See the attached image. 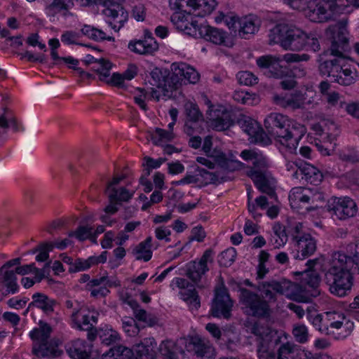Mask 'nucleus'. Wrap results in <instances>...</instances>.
<instances>
[{
  "label": "nucleus",
  "instance_id": "f257e3e1",
  "mask_svg": "<svg viewBox=\"0 0 359 359\" xmlns=\"http://www.w3.org/2000/svg\"><path fill=\"white\" fill-rule=\"evenodd\" d=\"M346 252L335 251L325 269V280L332 294L344 297L353 285V275L358 271L359 240L348 244Z\"/></svg>",
  "mask_w": 359,
  "mask_h": 359
},
{
  "label": "nucleus",
  "instance_id": "f03ea898",
  "mask_svg": "<svg viewBox=\"0 0 359 359\" xmlns=\"http://www.w3.org/2000/svg\"><path fill=\"white\" fill-rule=\"evenodd\" d=\"M326 35L330 39L331 45L329 49L330 55L332 58L320 60L319 71L320 74L334 78L337 73L341 69L349 50L348 32L347 21L341 20L336 25L326 29Z\"/></svg>",
  "mask_w": 359,
  "mask_h": 359
},
{
  "label": "nucleus",
  "instance_id": "7ed1b4c3",
  "mask_svg": "<svg viewBox=\"0 0 359 359\" xmlns=\"http://www.w3.org/2000/svg\"><path fill=\"white\" fill-rule=\"evenodd\" d=\"M268 135L290 150L297 148L299 141L306 133V127L280 113H271L264 119Z\"/></svg>",
  "mask_w": 359,
  "mask_h": 359
},
{
  "label": "nucleus",
  "instance_id": "20e7f679",
  "mask_svg": "<svg viewBox=\"0 0 359 359\" xmlns=\"http://www.w3.org/2000/svg\"><path fill=\"white\" fill-rule=\"evenodd\" d=\"M240 156L245 161L252 162V166L248 168L246 174L256 187L271 198L275 196L274 179L269 171V158L262 152L254 149L243 150Z\"/></svg>",
  "mask_w": 359,
  "mask_h": 359
},
{
  "label": "nucleus",
  "instance_id": "39448f33",
  "mask_svg": "<svg viewBox=\"0 0 359 359\" xmlns=\"http://www.w3.org/2000/svg\"><path fill=\"white\" fill-rule=\"evenodd\" d=\"M250 332L256 337L259 359H278L273 351H269V348L272 344L278 345L283 337L287 340L288 335L285 332H278L259 323L252 325Z\"/></svg>",
  "mask_w": 359,
  "mask_h": 359
},
{
  "label": "nucleus",
  "instance_id": "423d86ee",
  "mask_svg": "<svg viewBox=\"0 0 359 359\" xmlns=\"http://www.w3.org/2000/svg\"><path fill=\"white\" fill-rule=\"evenodd\" d=\"M309 59V55L307 54L287 53L283 56L282 59L269 55L258 57L257 65L267 77L283 79L287 74V69L280 64L282 60L289 63L307 61Z\"/></svg>",
  "mask_w": 359,
  "mask_h": 359
},
{
  "label": "nucleus",
  "instance_id": "0eeeda50",
  "mask_svg": "<svg viewBox=\"0 0 359 359\" xmlns=\"http://www.w3.org/2000/svg\"><path fill=\"white\" fill-rule=\"evenodd\" d=\"M38 325V327L29 332V337L33 341V352L37 356L56 357L59 351L50 338L52 327L43 320H40Z\"/></svg>",
  "mask_w": 359,
  "mask_h": 359
},
{
  "label": "nucleus",
  "instance_id": "6e6552de",
  "mask_svg": "<svg viewBox=\"0 0 359 359\" xmlns=\"http://www.w3.org/2000/svg\"><path fill=\"white\" fill-rule=\"evenodd\" d=\"M81 1L85 6L103 5L105 8L102 11V14L108 18L107 23L116 32L119 31L128 20V12L121 4L115 3L113 0H81Z\"/></svg>",
  "mask_w": 359,
  "mask_h": 359
},
{
  "label": "nucleus",
  "instance_id": "1a4fd4ad",
  "mask_svg": "<svg viewBox=\"0 0 359 359\" xmlns=\"http://www.w3.org/2000/svg\"><path fill=\"white\" fill-rule=\"evenodd\" d=\"M306 311H308V320L312 323L313 327L321 333L330 334V328L340 330L341 332L339 334H341V337H345L351 333L353 328V323L344 316H338L339 318V320L328 323V322L323 319L321 314L316 313L315 311L311 312L309 306H307Z\"/></svg>",
  "mask_w": 359,
  "mask_h": 359
},
{
  "label": "nucleus",
  "instance_id": "9d476101",
  "mask_svg": "<svg viewBox=\"0 0 359 359\" xmlns=\"http://www.w3.org/2000/svg\"><path fill=\"white\" fill-rule=\"evenodd\" d=\"M337 8V0H310L304 14L311 22H325L334 18Z\"/></svg>",
  "mask_w": 359,
  "mask_h": 359
},
{
  "label": "nucleus",
  "instance_id": "9b49d317",
  "mask_svg": "<svg viewBox=\"0 0 359 359\" xmlns=\"http://www.w3.org/2000/svg\"><path fill=\"white\" fill-rule=\"evenodd\" d=\"M289 200L292 205L301 203L308 204V206L305 208L311 211L321 207L325 201V194L318 188L302 189L296 187L291 190Z\"/></svg>",
  "mask_w": 359,
  "mask_h": 359
},
{
  "label": "nucleus",
  "instance_id": "f8f14e48",
  "mask_svg": "<svg viewBox=\"0 0 359 359\" xmlns=\"http://www.w3.org/2000/svg\"><path fill=\"white\" fill-rule=\"evenodd\" d=\"M240 302L245 312L257 318L268 317L270 314L269 305L259 294L246 288L240 290Z\"/></svg>",
  "mask_w": 359,
  "mask_h": 359
},
{
  "label": "nucleus",
  "instance_id": "ddd939ff",
  "mask_svg": "<svg viewBox=\"0 0 359 359\" xmlns=\"http://www.w3.org/2000/svg\"><path fill=\"white\" fill-rule=\"evenodd\" d=\"M233 306V302L231 299L227 289L224 287L216 288L210 309L212 316L229 320L231 317Z\"/></svg>",
  "mask_w": 359,
  "mask_h": 359
},
{
  "label": "nucleus",
  "instance_id": "4468645a",
  "mask_svg": "<svg viewBox=\"0 0 359 359\" xmlns=\"http://www.w3.org/2000/svg\"><path fill=\"white\" fill-rule=\"evenodd\" d=\"M291 281L281 278L278 280H271L259 282L256 288L260 292L261 297L269 304V302L276 301L278 294H285L291 289Z\"/></svg>",
  "mask_w": 359,
  "mask_h": 359
},
{
  "label": "nucleus",
  "instance_id": "2eb2a0df",
  "mask_svg": "<svg viewBox=\"0 0 359 359\" xmlns=\"http://www.w3.org/2000/svg\"><path fill=\"white\" fill-rule=\"evenodd\" d=\"M327 210L337 219L345 220L355 215L358 207L349 197H333L328 201Z\"/></svg>",
  "mask_w": 359,
  "mask_h": 359
},
{
  "label": "nucleus",
  "instance_id": "dca6fc26",
  "mask_svg": "<svg viewBox=\"0 0 359 359\" xmlns=\"http://www.w3.org/2000/svg\"><path fill=\"white\" fill-rule=\"evenodd\" d=\"M207 118L212 127L218 131L225 130L234 123L232 113L222 105L210 106L207 111Z\"/></svg>",
  "mask_w": 359,
  "mask_h": 359
},
{
  "label": "nucleus",
  "instance_id": "f3484780",
  "mask_svg": "<svg viewBox=\"0 0 359 359\" xmlns=\"http://www.w3.org/2000/svg\"><path fill=\"white\" fill-rule=\"evenodd\" d=\"M172 71L170 79L172 83V87L175 88V90L177 89L180 81L182 78L192 84L196 83L200 79L198 72L194 67L184 62L173 63L172 65Z\"/></svg>",
  "mask_w": 359,
  "mask_h": 359
},
{
  "label": "nucleus",
  "instance_id": "a211bd4d",
  "mask_svg": "<svg viewBox=\"0 0 359 359\" xmlns=\"http://www.w3.org/2000/svg\"><path fill=\"white\" fill-rule=\"evenodd\" d=\"M124 178V175L114 177L112 180L107 184L105 193L107 194L109 202H116L121 204V202L128 201L133 197L134 191L130 192L123 187H117Z\"/></svg>",
  "mask_w": 359,
  "mask_h": 359
},
{
  "label": "nucleus",
  "instance_id": "6ab92c4d",
  "mask_svg": "<svg viewBox=\"0 0 359 359\" xmlns=\"http://www.w3.org/2000/svg\"><path fill=\"white\" fill-rule=\"evenodd\" d=\"M174 284L177 287L182 289L180 292L181 298L190 304L191 309L197 310L201 306V302L199 296L194 285L182 278H174L170 286L172 287Z\"/></svg>",
  "mask_w": 359,
  "mask_h": 359
},
{
  "label": "nucleus",
  "instance_id": "aec40b11",
  "mask_svg": "<svg viewBox=\"0 0 359 359\" xmlns=\"http://www.w3.org/2000/svg\"><path fill=\"white\" fill-rule=\"evenodd\" d=\"M187 121L184 125V132L189 136H192L200 129L198 121L203 119V114L197 104L187 102L184 105Z\"/></svg>",
  "mask_w": 359,
  "mask_h": 359
},
{
  "label": "nucleus",
  "instance_id": "412c9836",
  "mask_svg": "<svg viewBox=\"0 0 359 359\" xmlns=\"http://www.w3.org/2000/svg\"><path fill=\"white\" fill-rule=\"evenodd\" d=\"M128 48L138 54H153L158 49V44L152 36V34L146 30L144 38L142 40L131 41L129 42Z\"/></svg>",
  "mask_w": 359,
  "mask_h": 359
},
{
  "label": "nucleus",
  "instance_id": "4be33fe9",
  "mask_svg": "<svg viewBox=\"0 0 359 359\" xmlns=\"http://www.w3.org/2000/svg\"><path fill=\"white\" fill-rule=\"evenodd\" d=\"M293 178L304 180L313 185H318L323 180L322 172L315 166L309 163L300 165V170L292 174Z\"/></svg>",
  "mask_w": 359,
  "mask_h": 359
},
{
  "label": "nucleus",
  "instance_id": "5701e85b",
  "mask_svg": "<svg viewBox=\"0 0 359 359\" xmlns=\"http://www.w3.org/2000/svg\"><path fill=\"white\" fill-rule=\"evenodd\" d=\"M78 310L72 313V320L76 324L79 330L87 331L88 339L91 341H93L97 337V330L95 328L94 325L97 323V316L96 315L83 314L82 315L81 322H78Z\"/></svg>",
  "mask_w": 359,
  "mask_h": 359
},
{
  "label": "nucleus",
  "instance_id": "b1692460",
  "mask_svg": "<svg viewBox=\"0 0 359 359\" xmlns=\"http://www.w3.org/2000/svg\"><path fill=\"white\" fill-rule=\"evenodd\" d=\"M307 34L297 28H291L283 48L292 50H301L306 47Z\"/></svg>",
  "mask_w": 359,
  "mask_h": 359
},
{
  "label": "nucleus",
  "instance_id": "393cba45",
  "mask_svg": "<svg viewBox=\"0 0 359 359\" xmlns=\"http://www.w3.org/2000/svg\"><path fill=\"white\" fill-rule=\"evenodd\" d=\"M73 0H51L45 7V13L54 21L58 14L67 16L70 14L69 9L73 6Z\"/></svg>",
  "mask_w": 359,
  "mask_h": 359
},
{
  "label": "nucleus",
  "instance_id": "a878e982",
  "mask_svg": "<svg viewBox=\"0 0 359 359\" xmlns=\"http://www.w3.org/2000/svg\"><path fill=\"white\" fill-rule=\"evenodd\" d=\"M92 346L85 340L76 339L66 346V351L73 359H88L90 355Z\"/></svg>",
  "mask_w": 359,
  "mask_h": 359
},
{
  "label": "nucleus",
  "instance_id": "bb28decb",
  "mask_svg": "<svg viewBox=\"0 0 359 359\" xmlns=\"http://www.w3.org/2000/svg\"><path fill=\"white\" fill-rule=\"evenodd\" d=\"M297 259H304L316 252L317 248L316 240L309 233L303 234L297 241Z\"/></svg>",
  "mask_w": 359,
  "mask_h": 359
},
{
  "label": "nucleus",
  "instance_id": "cd10ccee",
  "mask_svg": "<svg viewBox=\"0 0 359 359\" xmlns=\"http://www.w3.org/2000/svg\"><path fill=\"white\" fill-rule=\"evenodd\" d=\"M196 33L195 38H203L218 45L222 44L226 38L225 33L223 31L208 25L200 24Z\"/></svg>",
  "mask_w": 359,
  "mask_h": 359
},
{
  "label": "nucleus",
  "instance_id": "c85d7f7f",
  "mask_svg": "<svg viewBox=\"0 0 359 359\" xmlns=\"http://www.w3.org/2000/svg\"><path fill=\"white\" fill-rule=\"evenodd\" d=\"M238 25V34L239 36L248 39L259 29V20L256 16L249 15L239 19Z\"/></svg>",
  "mask_w": 359,
  "mask_h": 359
},
{
  "label": "nucleus",
  "instance_id": "c756f323",
  "mask_svg": "<svg viewBox=\"0 0 359 359\" xmlns=\"http://www.w3.org/2000/svg\"><path fill=\"white\" fill-rule=\"evenodd\" d=\"M171 20L176 28L187 34L195 37L200 24L196 20H189L181 13H175L171 16Z\"/></svg>",
  "mask_w": 359,
  "mask_h": 359
},
{
  "label": "nucleus",
  "instance_id": "7c9ffc66",
  "mask_svg": "<svg viewBox=\"0 0 359 359\" xmlns=\"http://www.w3.org/2000/svg\"><path fill=\"white\" fill-rule=\"evenodd\" d=\"M316 262V259H310L307 262V266L310 270L305 271L302 278V283L313 289V292L311 294L313 297H316L320 294V292L317 290L320 282V275L317 271L311 269Z\"/></svg>",
  "mask_w": 359,
  "mask_h": 359
},
{
  "label": "nucleus",
  "instance_id": "2f4dec72",
  "mask_svg": "<svg viewBox=\"0 0 359 359\" xmlns=\"http://www.w3.org/2000/svg\"><path fill=\"white\" fill-rule=\"evenodd\" d=\"M193 351L199 359H215V353L214 348L207 341L200 338L191 339Z\"/></svg>",
  "mask_w": 359,
  "mask_h": 359
},
{
  "label": "nucleus",
  "instance_id": "473e14b6",
  "mask_svg": "<svg viewBox=\"0 0 359 359\" xmlns=\"http://www.w3.org/2000/svg\"><path fill=\"white\" fill-rule=\"evenodd\" d=\"M157 344L153 337L144 339L136 344L135 351L140 359H155Z\"/></svg>",
  "mask_w": 359,
  "mask_h": 359
},
{
  "label": "nucleus",
  "instance_id": "72a5a7b5",
  "mask_svg": "<svg viewBox=\"0 0 359 359\" xmlns=\"http://www.w3.org/2000/svg\"><path fill=\"white\" fill-rule=\"evenodd\" d=\"M150 75L154 81L151 83L153 86L163 88L166 92L175 90V88L172 87L171 74L169 75L166 71L163 72L161 69L156 67L151 72Z\"/></svg>",
  "mask_w": 359,
  "mask_h": 359
},
{
  "label": "nucleus",
  "instance_id": "f704fd0d",
  "mask_svg": "<svg viewBox=\"0 0 359 359\" xmlns=\"http://www.w3.org/2000/svg\"><path fill=\"white\" fill-rule=\"evenodd\" d=\"M33 301L29 304L28 309L31 306H36L41 309L45 313L49 314L54 311V306L56 304V301L49 298L43 293L36 292L32 295Z\"/></svg>",
  "mask_w": 359,
  "mask_h": 359
},
{
  "label": "nucleus",
  "instance_id": "c9c22d12",
  "mask_svg": "<svg viewBox=\"0 0 359 359\" xmlns=\"http://www.w3.org/2000/svg\"><path fill=\"white\" fill-rule=\"evenodd\" d=\"M0 283L4 285L8 292L15 294L19 290L16 273L14 270L0 269Z\"/></svg>",
  "mask_w": 359,
  "mask_h": 359
},
{
  "label": "nucleus",
  "instance_id": "e433bc0d",
  "mask_svg": "<svg viewBox=\"0 0 359 359\" xmlns=\"http://www.w3.org/2000/svg\"><path fill=\"white\" fill-rule=\"evenodd\" d=\"M187 276L198 287V283L201 280L202 276L209 270L208 266L203 264L193 261L188 264L187 266Z\"/></svg>",
  "mask_w": 359,
  "mask_h": 359
},
{
  "label": "nucleus",
  "instance_id": "4c0bfd02",
  "mask_svg": "<svg viewBox=\"0 0 359 359\" xmlns=\"http://www.w3.org/2000/svg\"><path fill=\"white\" fill-rule=\"evenodd\" d=\"M290 29V27L287 25H276L269 34V43H279L283 47V41L286 40Z\"/></svg>",
  "mask_w": 359,
  "mask_h": 359
},
{
  "label": "nucleus",
  "instance_id": "58836bf2",
  "mask_svg": "<svg viewBox=\"0 0 359 359\" xmlns=\"http://www.w3.org/2000/svg\"><path fill=\"white\" fill-rule=\"evenodd\" d=\"M152 238L147 237L145 241L140 243L133 250V253L136 255V259L148 262L152 257L151 248Z\"/></svg>",
  "mask_w": 359,
  "mask_h": 359
},
{
  "label": "nucleus",
  "instance_id": "ea45409f",
  "mask_svg": "<svg viewBox=\"0 0 359 359\" xmlns=\"http://www.w3.org/2000/svg\"><path fill=\"white\" fill-rule=\"evenodd\" d=\"M217 2L215 0H194V14L197 16L204 17L210 15L215 8Z\"/></svg>",
  "mask_w": 359,
  "mask_h": 359
},
{
  "label": "nucleus",
  "instance_id": "a19ab883",
  "mask_svg": "<svg viewBox=\"0 0 359 359\" xmlns=\"http://www.w3.org/2000/svg\"><path fill=\"white\" fill-rule=\"evenodd\" d=\"M357 73L351 69H341L338 71L334 79V81L342 86H350L356 81Z\"/></svg>",
  "mask_w": 359,
  "mask_h": 359
},
{
  "label": "nucleus",
  "instance_id": "79ce46f5",
  "mask_svg": "<svg viewBox=\"0 0 359 359\" xmlns=\"http://www.w3.org/2000/svg\"><path fill=\"white\" fill-rule=\"evenodd\" d=\"M237 124L250 137L255 135L256 130H259V126L257 121L244 115H241L238 118Z\"/></svg>",
  "mask_w": 359,
  "mask_h": 359
},
{
  "label": "nucleus",
  "instance_id": "37998d69",
  "mask_svg": "<svg viewBox=\"0 0 359 359\" xmlns=\"http://www.w3.org/2000/svg\"><path fill=\"white\" fill-rule=\"evenodd\" d=\"M111 67L112 65L109 60L101 58L92 67V69L97 73L100 81H104L110 75Z\"/></svg>",
  "mask_w": 359,
  "mask_h": 359
},
{
  "label": "nucleus",
  "instance_id": "c03bdc74",
  "mask_svg": "<svg viewBox=\"0 0 359 359\" xmlns=\"http://www.w3.org/2000/svg\"><path fill=\"white\" fill-rule=\"evenodd\" d=\"M274 236L272 240H274V247L279 248L283 245L287 241L288 234L287 227L283 226L280 224L276 223L273 226Z\"/></svg>",
  "mask_w": 359,
  "mask_h": 359
},
{
  "label": "nucleus",
  "instance_id": "a18cd8bd",
  "mask_svg": "<svg viewBox=\"0 0 359 359\" xmlns=\"http://www.w3.org/2000/svg\"><path fill=\"white\" fill-rule=\"evenodd\" d=\"M280 104L285 107H290L292 109L303 108L305 103L304 95L301 91H295L287 100H283Z\"/></svg>",
  "mask_w": 359,
  "mask_h": 359
},
{
  "label": "nucleus",
  "instance_id": "49530a36",
  "mask_svg": "<svg viewBox=\"0 0 359 359\" xmlns=\"http://www.w3.org/2000/svg\"><path fill=\"white\" fill-rule=\"evenodd\" d=\"M81 32L85 36L95 41L114 40V37L112 36H107L106 34L102 30L97 29L90 25H84L81 29Z\"/></svg>",
  "mask_w": 359,
  "mask_h": 359
},
{
  "label": "nucleus",
  "instance_id": "de8ad7c7",
  "mask_svg": "<svg viewBox=\"0 0 359 359\" xmlns=\"http://www.w3.org/2000/svg\"><path fill=\"white\" fill-rule=\"evenodd\" d=\"M97 335L99 336L101 343L106 346L111 345L119 339L118 333L111 328L97 330Z\"/></svg>",
  "mask_w": 359,
  "mask_h": 359
},
{
  "label": "nucleus",
  "instance_id": "09e8293b",
  "mask_svg": "<svg viewBox=\"0 0 359 359\" xmlns=\"http://www.w3.org/2000/svg\"><path fill=\"white\" fill-rule=\"evenodd\" d=\"M280 344L277 350V356L278 359H293L294 357V353L297 349V346L294 343L289 341L282 342L280 340Z\"/></svg>",
  "mask_w": 359,
  "mask_h": 359
},
{
  "label": "nucleus",
  "instance_id": "8fccbe9b",
  "mask_svg": "<svg viewBox=\"0 0 359 359\" xmlns=\"http://www.w3.org/2000/svg\"><path fill=\"white\" fill-rule=\"evenodd\" d=\"M131 355V350L123 346L111 348L108 352L102 354V359H126Z\"/></svg>",
  "mask_w": 359,
  "mask_h": 359
},
{
  "label": "nucleus",
  "instance_id": "3c124183",
  "mask_svg": "<svg viewBox=\"0 0 359 359\" xmlns=\"http://www.w3.org/2000/svg\"><path fill=\"white\" fill-rule=\"evenodd\" d=\"M174 134L171 131H167L161 128H156L155 131L151 133V139L156 145H163V144L172 140Z\"/></svg>",
  "mask_w": 359,
  "mask_h": 359
},
{
  "label": "nucleus",
  "instance_id": "603ef678",
  "mask_svg": "<svg viewBox=\"0 0 359 359\" xmlns=\"http://www.w3.org/2000/svg\"><path fill=\"white\" fill-rule=\"evenodd\" d=\"M176 346L172 341H163L160 346L159 351L161 354L167 359H177V355L175 352Z\"/></svg>",
  "mask_w": 359,
  "mask_h": 359
},
{
  "label": "nucleus",
  "instance_id": "864d4df0",
  "mask_svg": "<svg viewBox=\"0 0 359 359\" xmlns=\"http://www.w3.org/2000/svg\"><path fill=\"white\" fill-rule=\"evenodd\" d=\"M236 255V250L233 248H229L222 252L218 257L219 265L225 267L231 266L234 262Z\"/></svg>",
  "mask_w": 359,
  "mask_h": 359
},
{
  "label": "nucleus",
  "instance_id": "5fc2aeb1",
  "mask_svg": "<svg viewBox=\"0 0 359 359\" xmlns=\"http://www.w3.org/2000/svg\"><path fill=\"white\" fill-rule=\"evenodd\" d=\"M237 79L240 84L253 86L258 83V78L248 71L240 72L237 74Z\"/></svg>",
  "mask_w": 359,
  "mask_h": 359
},
{
  "label": "nucleus",
  "instance_id": "6e6d98bb",
  "mask_svg": "<svg viewBox=\"0 0 359 359\" xmlns=\"http://www.w3.org/2000/svg\"><path fill=\"white\" fill-rule=\"evenodd\" d=\"M292 334L296 341L299 343L304 344L308 340V330L304 325L294 326L292 330Z\"/></svg>",
  "mask_w": 359,
  "mask_h": 359
},
{
  "label": "nucleus",
  "instance_id": "4d7b16f0",
  "mask_svg": "<svg viewBox=\"0 0 359 359\" xmlns=\"http://www.w3.org/2000/svg\"><path fill=\"white\" fill-rule=\"evenodd\" d=\"M93 229L88 226H80L75 231L69 233V236H75L79 241H84L92 234Z\"/></svg>",
  "mask_w": 359,
  "mask_h": 359
},
{
  "label": "nucleus",
  "instance_id": "13d9d810",
  "mask_svg": "<svg viewBox=\"0 0 359 359\" xmlns=\"http://www.w3.org/2000/svg\"><path fill=\"white\" fill-rule=\"evenodd\" d=\"M339 108L345 109L348 114L353 118H359V103L353 102L346 103L344 101L339 102Z\"/></svg>",
  "mask_w": 359,
  "mask_h": 359
},
{
  "label": "nucleus",
  "instance_id": "bf43d9fd",
  "mask_svg": "<svg viewBox=\"0 0 359 359\" xmlns=\"http://www.w3.org/2000/svg\"><path fill=\"white\" fill-rule=\"evenodd\" d=\"M250 138L255 143H259L263 145H269L271 142V139L260 126H259V130H256L255 135H252Z\"/></svg>",
  "mask_w": 359,
  "mask_h": 359
},
{
  "label": "nucleus",
  "instance_id": "052dcab7",
  "mask_svg": "<svg viewBox=\"0 0 359 359\" xmlns=\"http://www.w3.org/2000/svg\"><path fill=\"white\" fill-rule=\"evenodd\" d=\"M303 225L300 222H294L290 224L287 226V231L288 234L292 237V239L297 241V239L299 238L302 235H301L302 232Z\"/></svg>",
  "mask_w": 359,
  "mask_h": 359
},
{
  "label": "nucleus",
  "instance_id": "680f3d73",
  "mask_svg": "<svg viewBox=\"0 0 359 359\" xmlns=\"http://www.w3.org/2000/svg\"><path fill=\"white\" fill-rule=\"evenodd\" d=\"M89 269V264L86 259H77L69 266L68 271L70 273H75Z\"/></svg>",
  "mask_w": 359,
  "mask_h": 359
},
{
  "label": "nucleus",
  "instance_id": "e2e57ef3",
  "mask_svg": "<svg viewBox=\"0 0 359 359\" xmlns=\"http://www.w3.org/2000/svg\"><path fill=\"white\" fill-rule=\"evenodd\" d=\"M306 47L316 52L320 49V46L318 38L313 34H307Z\"/></svg>",
  "mask_w": 359,
  "mask_h": 359
},
{
  "label": "nucleus",
  "instance_id": "0e129e2a",
  "mask_svg": "<svg viewBox=\"0 0 359 359\" xmlns=\"http://www.w3.org/2000/svg\"><path fill=\"white\" fill-rule=\"evenodd\" d=\"M145 163H146V165L147 167V175H149L150 174V169H154V168H159L161 166V165L165 161V159L163 158H158V159H154L151 157H144V158Z\"/></svg>",
  "mask_w": 359,
  "mask_h": 359
},
{
  "label": "nucleus",
  "instance_id": "69168bd1",
  "mask_svg": "<svg viewBox=\"0 0 359 359\" xmlns=\"http://www.w3.org/2000/svg\"><path fill=\"white\" fill-rule=\"evenodd\" d=\"M339 158L346 162L355 163L359 161V154L354 151H341L339 154Z\"/></svg>",
  "mask_w": 359,
  "mask_h": 359
},
{
  "label": "nucleus",
  "instance_id": "338daca9",
  "mask_svg": "<svg viewBox=\"0 0 359 359\" xmlns=\"http://www.w3.org/2000/svg\"><path fill=\"white\" fill-rule=\"evenodd\" d=\"M171 234L170 230L166 226H159L155 230L156 237L158 240L164 239L166 242L170 241L169 236Z\"/></svg>",
  "mask_w": 359,
  "mask_h": 359
},
{
  "label": "nucleus",
  "instance_id": "774afa93",
  "mask_svg": "<svg viewBox=\"0 0 359 359\" xmlns=\"http://www.w3.org/2000/svg\"><path fill=\"white\" fill-rule=\"evenodd\" d=\"M205 237V232L201 226H196L191 230V236L190 240H196L201 242Z\"/></svg>",
  "mask_w": 359,
  "mask_h": 359
}]
</instances>
